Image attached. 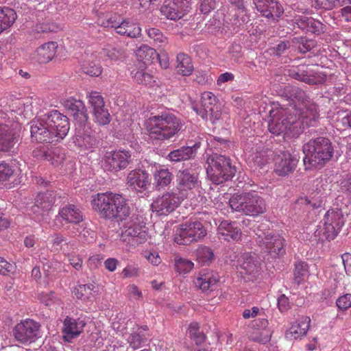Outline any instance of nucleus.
Segmentation results:
<instances>
[{"label":"nucleus","instance_id":"1","mask_svg":"<svg viewBox=\"0 0 351 351\" xmlns=\"http://www.w3.org/2000/svg\"><path fill=\"white\" fill-rule=\"evenodd\" d=\"M93 209L106 219L123 220L130 215V208L122 195L108 191L92 197Z\"/></svg>","mask_w":351,"mask_h":351},{"label":"nucleus","instance_id":"2","mask_svg":"<svg viewBox=\"0 0 351 351\" xmlns=\"http://www.w3.org/2000/svg\"><path fill=\"white\" fill-rule=\"evenodd\" d=\"M146 127L148 136L152 141L165 142L176 136L182 125L174 114L163 112L151 116L147 120Z\"/></svg>","mask_w":351,"mask_h":351},{"label":"nucleus","instance_id":"3","mask_svg":"<svg viewBox=\"0 0 351 351\" xmlns=\"http://www.w3.org/2000/svg\"><path fill=\"white\" fill-rule=\"evenodd\" d=\"M333 147L329 139L318 137L310 140L303 145L305 169H320L332 158Z\"/></svg>","mask_w":351,"mask_h":351},{"label":"nucleus","instance_id":"4","mask_svg":"<svg viewBox=\"0 0 351 351\" xmlns=\"http://www.w3.org/2000/svg\"><path fill=\"white\" fill-rule=\"evenodd\" d=\"M268 130L276 135L285 134L294 136L302 132L300 123L297 121L296 117L289 114L287 110L278 104L271 105Z\"/></svg>","mask_w":351,"mask_h":351},{"label":"nucleus","instance_id":"5","mask_svg":"<svg viewBox=\"0 0 351 351\" xmlns=\"http://www.w3.org/2000/svg\"><path fill=\"white\" fill-rule=\"evenodd\" d=\"M229 205L233 211L248 216L256 217L266 211L265 199L255 191L234 194L229 199Z\"/></svg>","mask_w":351,"mask_h":351},{"label":"nucleus","instance_id":"6","mask_svg":"<svg viewBox=\"0 0 351 351\" xmlns=\"http://www.w3.org/2000/svg\"><path fill=\"white\" fill-rule=\"evenodd\" d=\"M207 173L212 182L219 184L232 178L236 169L231 165L230 160L224 156L213 154L208 158Z\"/></svg>","mask_w":351,"mask_h":351},{"label":"nucleus","instance_id":"7","mask_svg":"<svg viewBox=\"0 0 351 351\" xmlns=\"http://www.w3.org/2000/svg\"><path fill=\"white\" fill-rule=\"evenodd\" d=\"M294 98L295 102L299 103L295 116L300 123L302 132L304 126H315L319 118L317 106L308 100V97L302 90H295Z\"/></svg>","mask_w":351,"mask_h":351},{"label":"nucleus","instance_id":"8","mask_svg":"<svg viewBox=\"0 0 351 351\" xmlns=\"http://www.w3.org/2000/svg\"><path fill=\"white\" fill-rule=\"evenodd\" d=\"M206 234V229L201 221L191 219L182 223L177 229L174 241L179 245H189L203 239Z\"/></svg>","mask_w":351,"mask_h":351},{"label":"nucleus","instance_id":"9","mask_svg":"<svg viewBox=\"0 0 351 351\" xmlns=\"http://www.w3.org/2000/svg\"><path fill=\"white\" fill-rule=\"evenodd\" d=\"M256 241L261 249L272 256L280 255L285 253V240L279 234L272 231L258 228L256 231Z\"/></svg>","mask_w":351,"mask_h":351},{"label":"nucleus","instance_id":"10","mask_svg":"<svg viewBox=\"0 0 351 351\" xmlns=\"http://www.w3.org/2000/svg\"><path fill=\"white\" fill-rule=\"evenodd\" d=\"M324 219V235L319 239V241L321 242H324V240L334 239L345 222L342 211L337 207L328 210L325 214Z\"/></svg>","mask_w":351,"mask_h":351},{"label":"nucleus","instance_id":"11","mask_svg":"<svg viewBox=\"0 0 351 351\" xmlns=\"http://www.w3.org/2000/svg\"><path fill=\"white\" fill-rule=\"evenodd\" d=\"M30 132L32 138L38 143H53L60 141L43 115L31 121Z\"/></svg>","mask_w":351,"mask_h":351},{"label":"nucleus","instance_id":"12","mask_svg":"<svg viewBox=\"0 0 351 351\" xmlns=\"http://www.w3.org/2000/svg\"><path fill=\"white\" fill-rule=\"evenodd\" d=\"M200 182L196 173L189 169L179 171L177 174V190L184 199L191 197L194 191L199 192Z\"/></svg>","mask_w":351,"mask_h":351},{"label":"nucleus","instance_id":"13","mask_svg":"<svg viewBox=\"0 0 351 351\" xmlns=\"http://www.w3.org/2000/svg\"><path fill=\"white\" fill-rule=\"evenodd\" d=\"M237 270L241 278L253 281L261 273V264L255 256L244 254L237 261Z\"/></svg>","mask_w":351,"mask_h":351},{"label":"nucleus","instance_id":"14","mask_svg":"<svg viewBox=\"0 0 351 351\" xmlns=\"http://www.w3.org/2000/svg\"><path fill=\"white\" fill-rule=\"evenodd\" d=\"M146 227L138 217L130 218L123 226L121 239L123 241L136 240V243H141L147 240Z\"/></svg>","mask_w":351,"mask_h":351},{"label":"nucleus","instance_id":"15","mask_svg":"<svg viewBox=\"0 0 351 351\" xmlns=\"http://www.w3.org/2000/svg\"><path fill=\"white\" fill-rule=\"evenodd\" d=\"M130 158V153L125 150L106 152L102 160V167L105 171L117 172L128 166Z\"/></svg>","mask_w":351,"mask_h":351},{"label":"nucleus","instance_id":"16","mask_svg":"<svg viewBox=\"0 0 351 351\" xmlns=\"http://www.w3.org/2000/svg\"><path fill=\"white\" fill-rule=\"evenodd\" d=\"M40 325L35 321L27 319L17 324L14 328L15 339L23 343L34 341L39 335Z\"/></svg>","mask_w":351,"mask_h":351},{"label":"nucleus","instance_id":"17","mask_svg":"<svg viewBox=\"0 0 351 351\" xmlns=\"http://www.w3.org/2000/svg\"><path fill=\"white\" fill-rule=\"evenodd\" d=\"M60 141L62 140L68 134L70 125L66 116L58 110H52L43 115Z\"/></svg>","mask_w":351,"mask_h":351},{"label":"nucleus","instance_id":"18","mask_svg":"<svg viewBox=\"0 0 351 351\" xmlns=\"http://www.w3.org/2000/svg\"><path fill=\"white\" fill-rule=\"evenodd\" d=\"M184 198L174 192H167L156 198L152 204V209L160 215H167L178 207Z\"/></svg>","mask_w":351,"mask_h":351},{"label":"nucleus","instance_id":"19","mask_svg":"<svg viewBox=\"0 0 351 351\" xmlns=\"http://www.w3.org/2000/svg\"><path fill=\"white\" fill-rule=\"evenodd\" d=\"M191 10L189 0H167L161 8L162 14L170 20H178Z\"/></svg>","mask_w":351,"mask_h":351},{"label":"nucleus","instance_id":"20","mask_svg":"<svg viewBox=\"0 0 351 351\" xmlns=\"http://www.w3.org/2000/svg\"><path fill=\"white\" fill-rule=\"evenodd\" d=\"M219 280V274L210 269H202L194 276L193 283L195 287L203 292L213 291L217 289Z\"/></svg>","mask_w":351,"mask_h":351},{"label":"nucleus","instance_id":"21","mask_svg":"<svg viewBox=\"0 0 351 351\" xmlns=\"http://www.w3.org/2000/svg\"><path fill=\"white\" fill-rule=\"evenodd\" d=\"M298 161L297 155L287 152H282L275 158L274 171L280 176H286L294 171Z\"/></svg>","mask_w":351,"mask_h":351},{"label":"nucleus","instance_id":"22","mask_svg":"<svg viewBox=\"0 0 351 351\" xmlns=\"http://www.w3.org/2000/svg\"><path fill=\"white\" fill-rule=\"evenodd\" d=\"M100 59L97 50L88 49L82 62V71L90 77H99L103 72L102 66L96 62Z\"/></svg>","mask_w":351,"mask_h":351},{"label":"nucleus","instance_id":"23","mask_svg":"<svg viewBox=\"0 0 351 351\" xmlns=\"http://www.w3.org/2000/svg\"><path fill=\"white\" fill-rule=\"evenodd\" d=\"M257 10L272 21H278L284 10L277 0H253Z\"/></svg>","mask_w":351,"mask_h":351},{"label":"nucleus","instance_id":"24","mask_svg":"<svg viewBox=\"0 0 351 351\" xmlns=\"http://www.w3.org/2000/svg\"><path fill=\"white\" fill-rule=\"evenodd\" d=\"M289 75L298 80L308 84H319L324 83L326 75L322 73H313L308 67H295L289 71Z\"/></svg>","mask_w":351,"mask_h":351},{"label":"nucleus","instance_id":"25","mask_svg":"<svg viewBox=\"0 0 351 351\" xmlns=\"http://www.w3.org/2000/svg\"><path fill=\"white\" fill-rule=\"evenodd\" d=\"M126 181L130 187L138 192L147 190L151 184V178L148 172L140 169L130 171Z\"/></svg>","mask_w":351,"mask_h":351},{"label":"nucleus","instance_id":"26","mask_svg":"<svg viewBox=\"0 0 351 351\" xmlns=\"http://www.w3.org/2000/svg\"><path fill=\"white\" fill-rule=\"evenodd\" d=\"M217 234L221 239L237 242L241 239L242 232L237 222L224 220L217 228Z\"/></svg>","mask_w":351,"mask_h":351},{"label":"nucleus","instance_id":"27","mask_svg":"<svg viewBox=\"0 0 351 351\" xmlns=\"http://www.w3.org/2000/svg\"><path fill=\"white\" fill-rule=\"evenodd\" d=\"M18 142L16 132L12 125L0 124V152H12Z\"/></svg>","mask_w":351,"mask_h":351},{"label":"nucleus","instance_id":"28","mask_svg":"<svg viewBox=\"0 0 351 351\" xmlns=\"http://www.w3.org/2000/svg\"><path fill=\"white\" fill-rule=\"evenodd\" d=\"M73 143L80 152H92L97 146L98 141L86 130H78L73 137Z\"/></svg>","mask_w":351,"mask_h":351},{"label":"nucleus","instance_id":"29","mask_svg":"<svg viewBox=\"0 0 351 351\" xmlns=\"http://www.w3.org/2000/svg\"><path fill=\"white\" fill-rule=\"evenodd\" d=\"M310 323L311 319L309 317H302L296 322H293L291 327L286 331V338L292 340L298 339L305 336L309 329Z\"/></svg>","mask_w":351,"mask_h":351},{"label":"nucleus","instance_id":"30","mask_svg":"<svg viewBox=\"0 0 351 351\" xmlns=\"http://www.w3.org/2000/svg\"><path fill=\"white\" fill-rule=\"evenodd\" d=\"M77 246L75 242L69 241L61 245L60 250L64 256L68 259L69 264L77 271L82 269L83 258L82 256L75 251Z\"/></svg>","mask_w":351,"mask_h":351},{"label":"nucleus","instance_id":"31","mask_svg":"<svg viewBox=\"0 0 351 351\" xmlns=\"http://www.w3.org/2000/svg\"><path fill=\"white\" fill-rule=\"evenodd\" d=\"M63 106L75 119L79 118L81 123L87 121L88 117L82 101L71 97L64 101Z\"/></svg>","mask_w":351,"mask_h":351},{"label":"nucleus","instance_id":"32","mask_svg":"<svg viewBox=\"0 0 351 351\" xmlns=\"http://www.w3.org/2000/svg\"><path fill=\"white\" fill-rule=\"evenodd\" d=\"M200 145L201 143L197 141L192 145L182 147L180 149L171 152L168 155V158L173 162H180L191 159L197 154V151L200 147Z\"/></svg>","mask_w":351,"mask_h":351},{"label":"nucleus","instance_id":"33","mask_svg":"<svg viewBox=\"0 0 351 351\" xmlns=\"http://www.w3.org/2000/svg\"><path fill=\"white\" fill-rule=\"evenodd\" d=\"M217 97L213 93L204 92L201 96V107L198 108L196 106H193V109L202 118L207 119V112L212 111L213 108L217 106Z\"/></svg>","mask_w":351,"mask_h":351},{"label":"nucleus","instance_id":"34","mask_svg":"<svg viewBox=\"0 0 351 351\" xmlns=\"http://www.w3.org/2000/svg\"><path fill=\"white\" fill-rule=\"evenodd\" d=\"M58 215L64 221L69 223H79L83 219L81 211L73 204L61 208Z\"/></svg>","mask_w":351,"mask_h":351},{"label":"nucleus","instance_id":"35","mask_svg":"<svg viewBox=\"0 0 351 351\" xmlns=\"http://www.w3.org/2000/svg\"><path fill=\"white\" fill-rule=\"evenodd\" d=\"M58 44L56 42L46 43L37 48L36 58L40 63H47L51 61L56 53Z\"/></svg>","mask_w":351,"mask_h":351},{"label":"nucleus","instance_id":"36","mask_svg":"<svg viewBox=\"0 0 351 351\" xmlns=\"http://www.w3.org/2000/svg\"><path fill=\"white\" fill-rule=\"evenodd\" d=\"M84 326V321L66 317L64 321L63 328L65 337L73 338L78 336L82 332Z\"/></svg>","mask_w":351,"mask_h":351},{"label":"nucleus","instance_id":"37","mask_svg":"<svg viewBox=\"0 0 351 351\" xmlns=\"http://www.w3.org/2000/svg\"><path fill=\"white\" fill-rule=\"evenodd\" d=\"M131 76L133 80L141 85L152 87L155 83L154 77L146 71L145 66L143 64L138 65L137 69H134L131 71Z\"/></svg>","mask_w":351,"mask_h":351},{"label":"nucleus","instance_id":"38","mask_svg":"<svg viewBox=\"0 0 351 351\" xmlns=\"http://www.w3.org/2000/svg\"><path fill=\"white\" fill-rule=\"evenodd\" d=\"M298 25L303 30L317 34L324 32L325 28V25L319 21L305 16L300 18Z\"/></svg>","mask_w":351,"mask_h":351},{"label":"nucleus","instance_id":"39","mask_svg":"<svg viewBox=\"0 0 351 351\" xmlns=\"http://www.w3.org/2000/svg\"><path fill=\"white\" fill-rule=\"evenodd\" d=\"M56 201L53 191H46L38 193L35 198V206L44 212L51 210Z\"/></svg>","mask_w":351,"mask_h":351},{"label":"nucleus","instance_id":"40","mask_svg":"<svg viewBox=\"0 0 351 351\" xmlns=\"http://www.w3.org/2000/svg\"><path fill=\"white\" fill-rule=\"evenodd\" d=\"M176 71L183 76H189L193 71V65L191 58L183 53L178 54L176 58Z\"/></svg>","mask_w":351,"mask_h":351},{"label":"nucleus","instance_id":"41","mask_svg":"<svg viewBox=\"0 0 351 351\" xmlns=\"http://www.w3.org/2000/svg\"><path fill=\"white\" fill-rule=\"evenodd\" d=\"M138 59L141 62L138 65L143 64L145 66L147 64H152L156 58H158V53L156 51L146 45H141L136 52Z\"/></svg>","mask_w":351,"mask_h":351},{"label":"nucleus","instance_id":"42","mask_svg":"<svg viewBox=\"0 0 351 351\" xmlns=\"http://www.w3.org/2000/svg\"><path fill=\"white\" fill-rule=\"evenodd\" d=\"M117 34L130 38H138L141 34V28L138 24L132 22L129 19H124Z\"/></svg>","mask_w":351,"mask_h":351},{"label":"nucleus","instance_id":"43","mask_svg":"<svg viewBox=\"0 0 351 351\" xmlns=\"http://www.w3.org/2000/svg\"><path fill=\"white\" fill-rule=\"evenodd\" d=\"M16 12L9 8H0V34L11 27L16 19Z\"/></svg>","mask_w":351,"mask_h":351},{"label":"nucleus","instance_id":"44","mask_svg":"<svg viewBox=\"0 0 351 351\" xmlns=\"http://www.w3.org/2000/svg\"><path fill=\"white\" fill-rule=\"evenodd\" d=\"M153 177L156 186L162 188L171 183L173 175L168 169L160 168L156 169Z\"/></svg>","mask_w":351,"mask_h":351},{"label":"nucleus","instance_id":"45","mask_svg":"<svg viewBox=\"0 0 351 351\" xmlns=\"http://www.w3.org/2000/svg\"><path fill=\"white\" fill-rule=\"evenodd\" d=\"M97 50L99 53L100 59L104 61H117L123 55L120 49L110 45Z\"/></svg>","mask_w":351,"mask_h":351},{"label":"nucleus","instance_id":"46","mask_svg":"<svg viewBox=\"0 0 351 351\" xmlns=\"http://www.w3.org/2000/svg\"><path fill=\"white\" fill-rule=\"evenodd\" d=\"M47 156V160L50 162L54 167L60 166L66 158L64 151L60 147L49 149Z\"/></svg>","mask_w":351,"mask_h":351},{"label":"nucleus","instance_id":"47","mask_svg":"<svg viewBox=\"0 0 351 351\" xmlns=\"http://www.w3.org/2000/svg\"><path fill=\"white\" fill-rule=\"evenodd\" d=\"M271 337V332L269 329H263L262 330L252 328L250 335L249 339L251 341L258 342L262 344H266L268 343Z\"/></svg>","mask_w":351,"mask_h":351},{"label":"nucleus","instance_id":"48","mask_svg":"<svg viewBox=\"0 0 351 351\" xmlns=\"http://www.w3.org/2000/svg\"><path fill=\"white\" fill-rule=\"evenodd\" d=\"M197 261L202 265H208L214 260L212 250L206 246H199L196 250Z\"/></svg>","mask_w":351,"mask_h":351},{"label":"nucleus","instance_id":"49","mask_svg":"<svg viewBox=\"0 0 351 351\" xmlns=\"http://www.w3.org/2000/svg\"><path fill=\"white\" fill-rule=\"evenodd\" d=\"M86 98L92 112L105 106L104 97L99 92L95 90L88 92Z\"/></svg>","mask_w":351,"mask_h":351},{"label":"nucleus","instance_id":"50","mask_svg":"<svg viewBox=\"0 0 351 351\" xmlns=\"http://www.w3.org/2000/svg\"><path fill=\"white\" fill-rule=\"evenodd\" d=\"M95 287L92 284L80 285L73 289V293L77 299L86 300L93 296Z\"/></svg>","mask_w":351,"mask_h":351},{"label":"nucleus","instance_id":"51","mask_svg":"<svg viewBox=\"0 0 351 351\" xmlns=\"http://www.w3.org/2000/svg\"><path fill=\"white\" fill-rule=\"evenodd\" d=\"M247 162L252 168L254 170L263 169L267 163L265 155L263 152H255L247 157Z\"/></svg>","mask_w":351,"mask_h":351},{"label":"nucleus","instance_id":"52","mask_svg":"<svg viewBox=\"0 0 351 351\" xmlns=\"http://www.w3.org/2000/svg\"><path fill=\"white\" fill-rule=\"evenodd\" d=\"M332 119L338 130H344L350 127L349 112L348 111H338L332 116Z\"/></svg>","mask_w":351,"mask_h":351},{"label":"nucleus","instance_id":"53","mask_svg":"<svg viewBox=\"0 0 351 351\" xmlns=\"http://www.w3.org/2000/svg\"><path fill=\"white\" fill-rule=\"evenodd\" d=\"M123 19L124 18L121 15L114 14L102 20L101 21V25L104 27L114 28L116 32L118 33L119 28L121 26Z\"/></svg>","mask_w":351,"mask_h":351},{"label":"nucleus","instance_id":"54","mask_svg":"<svg viewBox=\"0 0 351 351\" xmlns=\"http://www.w3.org/2000/svg\"><path fill=\"white\" fill-rule=\"evenodd\" d=\"M94 121L99 125H105L110 122V113L106 106L93 111Z\"/></svg>","mask_w":351,"mask_h":351},{"label":"nucleus","instance_id":"55","mask_svg":"<svg viewBox=\"0 0 351 351\" xmlns=\"http://www.w3.org/2000/svg\"><path fill=\"white\" fill-rule=\"evenodd\" d=\"M199 330V324L196 322L191 323L188 328V332L191 338L193 339L197 345L202 343L206 339L205 335L200 332Z\"/></svg>","mask_w":351,"mask_h":351},{"label":"nucleus","instance_id":"56","mask_svg":"<svg viewBox=\"0 0 351 351\" xmlns=\"http://www.w3.org/2000/svg\"><path fill=\"white\" fill-rule=\"evenodd\" d=\"M194 264L189 260L178 258L175 260V269L180 274H187L193 268Z\"/></svg>","mask_w":351,"mask_h":351},{"label":"nucleus","instance_id":"57","mask_svg":"<svg viewBox=\"0 0 351 351\" xmlns=\"http://www.w3.org/2000/svg\"><path fill=\"white\" fill-rule=\"evenodd\" d=\"M308 274L307 265L304 262H299L295 265L294 279L297 284H300Z\"/></svg>","mask_w":351,"mask_h":351},{"label":"nucleus","instance_id":"58","mask_svg":"<svg viewBox=\"0 0 351 351\" xmlns=\"http://www.w3.org/2000/svg\"><path fill=\"white\" fill-rule=\"evenodd\" d=\"M148 36L153 39L156 43L164 45L167 43L166 37L157 28H149L147 30Z\"/></svg>","mask_w":351,"mask_h":351},{"label":"nucleus","instance_id":"59","mask_svg":"<svg viewBox=\"0 0 351 351\" xmlns=\"http://www.w3.org/2000/svg\"><path fill=\"white\" fill-rule=\"evenodd\" d=\"M14 174V169L8 163L0 162V182L9 180Z\"/></svg>","mask_w":351,"mask_h":351},{"label":"nucleus","instance_id":"60","mask_svg":"<svg viewBox=\"0 0 351 351\" xmlns=\"http://www.w3.org/2000/svg\"><path fill=\"white\" fill-rule=\"evenodd\" d=\"M336 304L340 311H345L351 307V293L340 296L336 301Z\"/></svg>","mask_w":351,"mask_h":351},{"label":"nucleus","instance_id":"61","mask_svg":"<svg viewBox=\"0 0 351 351\" xmlns=\"http://www.w3.org/2000/svg\"><path fill=\"white\" fill-rule=\"evenodd\" d=\"M143 339L144 338L143 335H140L139 333L134 332L130 335L128 341L130 343V346L134 350H136L141 346Z\"/></svg>","mask_w":351,"mask_h":351},{"label":"nucleus","instance_id":"62","mask_svg":"<svg viewBox=\"0 0 351 351\" xmlns=\"http://www.w3.org/2000/svg\"><path fill=\"white\" fill-rule=\"evenodd\" d=\"M340 191L351 200V175L341 182Z\"/></svg>","mask_w":351,"mask_h":351},{"label":"nucleus","instance_id":"63","mask_svg":"<svg viewBox=\"0 0 351 351\" xmlns=\"http://www.w3.org/2000/svg\"><path fill=\"white\" fill-rule=\"evenodd\" d=\"M128 296L133 300H138L142 299L143 293L136 285L132 284L127 287Z\"/></svg>","mask_w":351,"mask_h":351},{"label":"nucleus","instance_id":"64","mask_svg":"<svg viewBox=\"0 0 351 351\" xmlns=\"http://www.w3.org/2000/svg\"><path fill=\"white\" fill-rule=\"evenodd\" d=\"M124 278L138 277L139 276V269L134 265H128L121 272Z\"/></svg>","mask_w":351,"mask_h":351}]
</instances>
